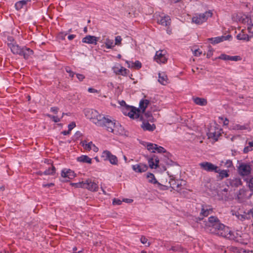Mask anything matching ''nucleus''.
Returning a JSON list of instances; mask_svg holds the SVG:
<instances>
[{
    "label": "nucleus",
    "mask_w": 253,
    "mask_h": 253,
    "mask_svg": "<svg viewBox=\"0 0 253 253\" xmlns=\"http://www.w3.org/2000/svg\"><path fill=\"white\" fill-rule=\"evenodd\" d=\"M204 227L207 232L230 240H235V233L222 224L216 216H211L204 221Z\"/></svg>",
    "instance_id": "f257e3e1"
},
{
    "label": "nucleus",
    "mask_w": 253,
    "mask_h": 253,
    "mask_svg": "<svg viewBox=\"0 0 253 253\" xmlns=\"http://www.w3.org/2000/svg\"><path fill=\"white\" fill-rule=\"evenodd\" d=\"M103 120V125L101 126L106 127L108 131L115 134H122L124 132V128L119 123H116L115 120H112L108 117H104Z\"/></svg>",
    "instance_id": "f03ea898"
},
{
    "label": "nucleus",
    "mask_w": 253,
    "mask_h": 253,
    "mask_svg": "<svg viewBox=\"0 0 253 253\" xmlns=\"http://www.w3.org/2000/svg\"><path fill=\"white\" fill-rule=\"evenodd\" d=\"M85 116L97 126H101L103 120L105 117L104 115L100 114L96 110L93 109H87L84 111Z\"/></svg>",
    "instance_id": "7ed1b4c3"
},
{
    "label": "nucleus",
    "mask_w": 253,
    "mask_h": 253,
    "mask_svg": "<svg viewBox=\"0 0 253 253\" xmlns=\"http://www.w3.org/2000/svg\"><path fill=\"white\" fill-rule=\"evenodd\" d=\"M212 13L210 11H206L204 13L196 14L192 18V21L196 24L200 25L206 22L209 17H211Z\"/></svg>",
    "instance_id": "20e7f679"
},
{
    "label": "nucleus",
    "mask_w": 253,
    "mask_h": 253,
    "mask_svg": "<svg viewBox=\"0 0 253 253\" xmlns=\"http://www.w3.org/2000/svg\"><path fill=\"white\" fill-rule=\"evenodd\" d=\"M123 112L125 115L130 118L138 119L140 117V110L134 107L126 106L123 109Z\"/></svg>",
    "instance_id": "39448f33"
},
{
    "label": "nucleus",
    "mask_w": 253,
    "mask_h": 253,
    "mask_svg": "<svg viewBox=\"0 0 253 253\" xmlns=\"http://www.w3.org/2000/svg\"><path fill=\"white\" fill-rule=\"evenodd\" d=\"M146 148L147 150L150 151L152 153H156V152L158 153H165L164 155L167 158H169L170 156V154L167 152L166 149L163 147L159 146L156 144L153 143H147L146 145Z\"/></svg>",
    "instance_id": "423d86ee"
},
{
    "label": "nucleus",
    "mask_w": 253,
    "mask_h": 253,
    "mask_svg": "<svg viewBox=\"0 0 253 253\" xmlns=\"http://www.w3.org/2000/svg\"><path fill=\"white\" fill-rule=\"evenodd\" d=\"M252 168L250 164L241 163L238 167V172L241 176H248L251 173Z\"/></svg>",
    "instance_id": "0eeeda50"
},
{
    "label": "nucleus",
    "mask_w": 253,
    "mask_h": 253,
    "mask_svg": "<svg viewBox=\"0 0 253 253\" xmlns=\"http://www.w3.org/2000/svg\"><path fill=\"white\" fill-rule=\"evenodd\" d=\"M200 168L208 172H218V167L210 162H204L199 164Z\"/></svg>",
    "instance_id": "6e6552de"
},
{
    "label": "nucleus",
    "mask_w": 253,
    "mask_h": 253,
    "mask_svg": "<svg viewBox=\"0 0 253 253\" xmlns=\"http://www.w3.org/2000/svg\"><path fill=\"white\" fill-rule=\"evenodd\" d=\"M102 157L104 158V160H109L112 165L118 164V160L117 157L112 154L109 151H104L102 154Z\"/></svg>",
    "instance_id": "1a4fd4ad"
},
{
    "label": "nucleus",
    "mask_w": 253,
    "mask_h": 253,
    "mask_svg": "<svg viewBox=\"0 0 253 253\" xmlns=\"http://www.w3.org/2000/svg\"><path fill=\"white\" fill-rule=\"evenodd\" d=\"M157 23L164 26H168L170 24L171 19L169 16L164 14L156 15Z\"/></svg>",
    "instance_id": "9d476101"
},
{
    "label": "nucleus",
    "mask_w": 253,
    "mask_h": 253,
    "mask_svg": "<svg viewBox=\"0 0 253 253\" xmlns=\"http://www.w3.org/2000/svg\"><path fill=\"white\" fill-rule=\"evenodd\" d=\"M220 134V129L218 128H216V127L214 126H211L207 132L209 138H213L216 140H217L218 137Z\"/></svg>",
    "instance_id": "9b49d317"
},
{
    "label": "nucleus",
    "mask_w": 253,
    "mask_h": 253,
    "mask_svg": "<svg viewBox=\"0 0 253 253\" xmlns=\"http://www.w3.org/2000/svg\"><path fill=\"white\" fill-rule=\"evenodd\" d=\"M166 51L159 50L156 52L155 60L159 63H165L167 61V58L166 56Z\"/></svg>",
    "instance_id": "f8f14e48"
},
{
    "label": "nucleus",
    "mask_w": 253,
    "mask_h": 253,
    "mask_svg": "<svg viewBox=\"0 0 253 253\" xmlns=\"http://www.w3.org/2000/svg\"><path fill=\"white\" fill-rule=\"evenodd\" d=\"M85 185H84V188L87 189L91 191H97L98 189L97 184L93 181L90 179H87L85 181Z\"/></svg>",
    "instance_id": "ddd939ff"
},
{
    "label": "nucleus",
    "mask_w": 253,
    "mask_h": 253,
    "mask_svg": "<svg viewBox=\"0 0 253 253\" xmlns=\"http://www.w3.org/2000/svg\"><path fill=\"white\" fill-rule=\"evenodd\" d=\"M241 20L243 23H247L249 32L253 34V18L251 19L246 15H244Z\"/></svg>",
    "instance_id": "4468645a"
},
{
    "label": "nucleus",
    "mask_w": 253,
    "mask_h": 253,
    "mask_svg": "<svg viewBox=\"0 0 253 253\" xmlns=\"http://www.w3.org/2000/svg\"><path fill=\"white\" fill-rule=\"evenodd\" d=\"M132 168L134 171L136 172H143L146 171L148 169V166L146 164L139 163L132 166Z\"/></svg>",
    "instance_id": "2eb2a0df"
},
{
    "label": "nucleus",
    "mask_w": 253,
    "mask_h": 253,
    "mask_svg": "<svg viewBox=\"0 0 253 253\" xmlns=\"http://www.w3.org/2000/svg\"><path fill=\"white\" fill-rule=\"evenodd\" d=\"M82 146L86 151H89L92 150L95 152L98 151V148L92 142L87 143L86 141H83Z\"/></svg>",
    "instance_id": "dca6fc26"
},
{
    "label": "nucleus",
    "mask_w": 253,
    "mask_h": 253,
    "mask_svg": "<svg viewBox=\"0 0 253 253\" xmlns=\"http://www.w3.org/2000/svg\"><path fill=\"white\" fill-rule=\"evenodd\" d=\"M212 212V208L210 205H202L200 215L203 216H207L211 214Z\"/></svg>",
    "instance_id": "f3484780"
},
{
    "label": "nucleus",
    "mask_w": 253,
    "mask_h": 253,
    "mask_svg": "<svg viewBox=\"0 0 253 253\" xmlns=\"http://www.w3.org/2000/svg\"><path fill=\"white\" fill-rule=\"evenodd\" d=\"M231 38L230 35H227V36H221L215 38H211L208 39V41H210L212 44H217L223 41L228 40Z\"/></svg>",
    "instance_id": "a211bd4d"
},
{
    "label": "nucleus",
    "mask_w": 253,
    "mask_h": 253,
    "mask_svg": "<svg viewBox=\"0 0 253 253\" xmlns=\"http://www.w3.org/2000/svg\"><path fill=\"white\" fill-rule=\"evenodd\" d=\"M8 46L10 48L11 52L13 54L20 55L22 53V48H21L18 44L16 43H8Z\"/></svg>",
    "instance_id": "6ab92c4d"
},
{
    "label": "nucleus",
    "mask_w": 253,
    "mask_h": 253,
    "mask_svg": "<svg viewBox=\"0 0 253 253\" xmlns=\"http://www.w3.org/2000/svg\"><path fill=\"white\" fill-rule=\"evenodd\" d=\"M159 163V158L156 156L153 155L151 158L148 160V163L149 167L151 169H156L158 167Z\"/></svg>",
    "instance_id": "aec40b11"
},
{
    "label": "nucleus",
    "mask_w": 253,
    "mask_h": 253,
    "mask_svg": "<svg viewBox=\"0 0 253 253\" xmlns=\"http://www.w3.org/2000/svg\"><path fill=\"white\" fill-rule=\"evenodd\" d=\"M184 183V181H180V180H171L169 183L170 186L172 189L174 190L179 192L181 189V187L182 186V183Z\"/></svg>",
    "instance_id": "412c9836"
},
{
    "label": "nucleus",
    "mask_w": 253,
    "mask_h": 253,
    "mask_svg": "<svg viewBox=\"0 0 253 253\" xmlns=\"http://www.w3.org/2000/svg\"><path fill=\"white\" fill-rule=\"evenodd\" d=\"M98 40V38L93 36L87 35L83 39L82 42L84 43L96 44Z\"/></svg>",
    "instance_id": "4be33fe9"
},
{
    "label": "nucleus",
    "mask_w": 253,
    "mask_h": 253,
    "mask_svg": "<svg viewBox=\"0 0 253 253\" xmlns=\"http://www.w3.org/2000/svg\"><path fill=\"white\" fill-rule=\"evenodd\" d=\"M61 176L63 178L72 179L75 176V174L74 171L70 169H64L62 170Z\"/></svg>",
    "instance_id": "5701e85b"
},
{
    "label": "nucleus",
    "mask_w": 253,
    "mask_h": 253,
    "mask_svg": "<svg viewBox=\"0 0 253 253\" xmlns=\"http://www.w3.org/2000/svg\"><path fill=\"white\" fill-rule=\"evenodd\" d=\"M147 177L148 179V181L151 183L156 184L158 187H160L161 189L165 190V186L161 185L159 183L156 179L155 178L154 175L153 173H149L147 174Z\"/></svg>",
    "instance_id": "b1692460"
},
{
    "label": "nucleus",
    "mask_w": 253,
    "mask_h": 253,
    "mask_svg": "<svg viewBox=\"0 0 253 253\" xmlns=\"http://www.w3.org/2000/svg\"><path fill=\"white\" fill-rule=\"evenodd\" d=\"M230 185L233 187H238L242 184V182L240 178H234L228 180Z\"/></svg>",
    "instance_id": "393cba45"
},
{
    "label": "nucleus",
    "mask_w": 253,
    "mask_h": 253,
    "mask_svg": "<svg viewBox=\"0 0 253 253\" xmlns=\"http://www.w3.org/2000/svg\"><path fill=\"white\" fill-rule=\"evenodd\" d=\"M21 56H23L25 59H28L30 56L33 54V51L29 48L22 47Z\"/></svg>",
    "instance_id": "a878e982"
},
{
    "label": "nucleus",
    "mask_w": 253,
    "mask_h": 253,
    "mask_svg": "<svg viewBox=\"0 0 253 253\" xmlns=\"http://www.w3.org/2000/svg\"><path fill=\"white\" fill-rule=\"evenodd\" d=\"M158 81L163 85H166L168 84V78L167 75L164 72L159 74Z\"/></svg>",
    "instance_id": "bb28decb"
},
{
    "label": "nucleus",
    "mask_w": 253,
    "mask_h": 253,
    "mask_svg": "<svg viewBox=\"0 0 253 253\" xmlns=\"http://www.w3.org/2000/svg\"><path fill=\"white\" fill-rule=\"evenodd\" d=\"M141 126L144 130L153 131L156 128L155 125H151L148 122L145 121L142 122Z\"/></svg>",
    "instance_id": "cd10ccee"
},
{
    "label": "nucleus",
    "mask_w": 253,
    "mask_h": 253,
    "mask_svg": "<svg viewBox=\"0 0 253 253\" xmlns=\"http://www.w3.org/2000/svg\"><path fill=\"white\" fill-rule=\"evenodd\" d=\"M217 171H218V172H215L218 173L217 178L220 180L223 179L224 178L228 177L229 176V174H228L229 170H224V169L220 170L218 168V170Z\"/></svg>",
    "instance_id": "c85d7f7f"
},
{
    "label": "nucleus",
    "mask_w": 253,
    "mask_h": 253,
    "mask_svg": "<svg viewBox=\"0 0 253 253\" xmlns=\"http://www.w3.org/2000/svg\"><path fill=\"white\" fill-rule=\"evenodd\" d=\"M169 251H172L173 252H179L184 253H187V252L180 245H175L172 246Z\"/></svg>",
    "instance_id": "c756f323"
},
{
    "label": "nucleus",
    "mask_w": 253,
    "mask_h": 253,
    "mask_svg": "<svg viewBox=\"0 0 253 253\" xmlns=\"http://www.w3.org/2000/svg\"><path fill=\"white\" fill-rule=\"evenodd\" d=\"M195 104L200 106H205L207 104V101L206 99L200 97H195L193 98Z\"/></svg>",
    "instance_id": "7c9ffc66"
},
{
    "label": "nucleus",
    "mask_w": 253,
    "mask_h": 253,
    "mask_svg": "<svg viewBox=\"0 0 253 253\" xmlns=\"http://www.w3.org/2000/svg\"><path fill=\"white\" fill-rule=\"evenodd\" d=\"M126 63L128 65V68H134L135 69H139L141 67V63L139 61H136L135 62H129L128 61H126Z\"/></svg>",
    "instance_id": "2f4dec72"
},
{
    "label": "nucleus",
    "mask_w": 253,
    "mask_h": 253,
    "mask_svg": "<svg viewBox=\"0 0 253 253\" xmlns=\"http://www.w3.org/2000/svg\"><path fill=\"white\" fill-rule=\"evenodd\" d=\"M150 103V101L147 99H142L140 101L139 107L140 109L142 111V112H144L146 108Z\"/></svg>",
    "instance_id": "473e14b6"
},
{
    "label": "nucleus",
    "mask_w": 253,
    "mask_h": 253,
    "mask_svg": "<svg viewBox=\"0 0 253 253\" xmlns=\"http://www.w3.org/2000/svg\"><path fill=\"white\" fill-rule=\"evenodd\" d=\"M237 38L239 40L249 41L250 37L247 34L245 33L243 31H242L241 33L237 35Z\"/></svg>",
    "instance_id": "72a5a7b5"
},
{
    "label": "nucleus",
    "mask_w": 253,
    "mask_h": 253,
    "mask_svg": "<svg viewBox=\"0 0 253 253\" xmlns=\"http://www.w3.org/2000/svg\"><path fill=\"white\" fill-rule=\"evenodd\" d=\"M77 161L82 163H86L88 164L91 163V159L86 155H82L78 157Z\"/></svg>",
    "instance_id": "f704fd0d"
},
{
    "label": "nucleus",
    "mask_w": 253,
    "mask_h": 253,
    "mask_svg": "<svg viewBox=\"0 0 253 253\" xmlns=\"http://www.w3.org/2000/svg\"><path fill=\"white\" fill-rule=\"evenodd\" d=\"M114 72L117 74L123 76H126L127 74V70L123 67H121L120 69L117 67L114 68Z\"/></svg>",
    "instance_id": "c9c22d12"
},
{
    "label": "nucleus",
    "mask_w": 253,
    "mask_h": 253,
    "mask_svg": "<svg viewBox=\"0 0 253 253\" xmlns=\"http://www.w3.org/2000/svg\"><path fill=\"white\" fill-rule=\"evenodd\" d=\"M26 3H27V1H26L25 0H20V1L17 2L15 3V8H16V9L19 10V9H21L22 8H23V6L25 5L26 4Z\"/></svg>",
    "instance_id": "e433bc0d"
},
{
    "label": "nucleus",
    "mask_w": 253,
    "mask_h": 253,
    "mask_svg": "<svg viewBox=\"0 0 253 253\" xmlns=\"http://www.w3.org/2000/svg\"><path fill=\"white\" fill-rule=\"evenodd\" d=\"M104 43L108 49H111L114 46L113 40L109 39H106Z\"/></svg>",
    "instance_id": "4c0bfd02"
},
{
    "label": "nucleus",
    "mask_w": 253,
    "mask_h": 253,
    "mask_svg": "<svg viewBox=\"0 0 253 253\" xmlns=\"http://www.w3.org/2000/svg\"><path fill=\"white\" fill-rule=\"evenodd\" d=\"M55 172V168L54 166H52L50 168H49L45 170L43 173L45 175H52Z\"/></svg>",
    "instance_id": "58836bf2"
},
{
    "label": "nucleus",
    "mask_w": 253,
    "mask_h": 253,
    "mask_svg": "<svg viewBox=\"0 0 253 253\" xmlns=\"http://www.w3.org/2000/svg\"><path fill=\"white\" fill-rule=\"evenodd\" d=\"M232 214L235 215L238 218V219H239V220H242V221L247 218V216L246 214H241L239 213L238 212L237 213L236 212H233Z\"/></svg>",
    "instance_id": "ea45409f"
},
{
    "label": "nucleus",
    "mask_w": 253,
    "mask_h": 253,
    "mask_svg": "<svg viewBox=\"0 0 253 253\" xmlns=\"http://www.w3.org/2000/svg\"><path fill=\"white\" fill-rule=\"evenodd\" d=\"M84 184H85V181H82L78 183H72L71 185L73 186H75L76 188H84Z\"/></svg>",
    "instance_id": "a19ab883"
},
{
    "label": "nucleus",
    "mask_w": 253,
    "mask_h": 253,
    "mask_svg": "<svg viewBox=\"0 0 253 253\" xmlns=\"http://www.w3.org/2000/svg\"><path fill=\"white\" fill-rule=\"evenodd\" d=\"M47 116L49 118H50L52 120V121L53 122H54L55 123H58V122H59L60 121V119L58 117H56V116H52L51 115H49V114H48L47 115Z\"/></svg>",
    "instance_id": "79ce46f5"
},
{
    "label": "nucleus",
    "mask_w": 253,
    "mask_h": 253,
    "mask_svg": "<svg viewBox=\"0 0 253 253\" xmlns=\"http://www.w3.org/2000/svg\"><path fill=\"white\" fill-rule=\"evenodd\" d=\"M152 116L150 115L149 113H144L140 116V120H143L144 118H146L148 119V120H150V118Z\"/></svg>",
    "instance_id": "37998d69"
},
{
    "label": "nucleus",
    "mask_w": 253,
    "mask_h": 253,
    "mask_svg": "<svg viewBox=\"0 0 253 253\" xmlns=\"http://www.w3.org/2000/svg\"><path fill=\"white\" fill-rule=\"evenodd\" d=\"M148 240L144 236H142L141 238H140V241L141 242V243H142L143 244H147L146 246H149L150 244L149 243V242H147Z\"/></svg>",
    "instance_id": "c03bdc74"
},
{
    "label": "nucleus",
    "mask_w": 253,
    "mask_h": 253,
    "mask_svg": "<svg viewBox=\"0 0 253 253\" xmlns=\"http://www.w3.org/2000/svg\"><path fill=\"white\" fill-rule=\"evenodd\" d=\"M247 128V127L245 126H241L240 125H236L234 126V129L237 130H244Z\"/></svg>",
    "instance_id": "a18cd8bd"
},
{
    "label": "nucleus",
    "mask_w": 253,
    "mask_h": 253,
    "mask_svg": "<svg viewBox=\"0 0 253 253\" xmlns=\"http://www.w3.org/2000/svg\"><path fill=\"white\" fill-rule=\"evenodd\" d=\"M193 54L196 56H199L202 54V51L200 49H192Z\"/></svg>",
    "instance_id": "49530a36"
},
{
    "label": "nucleus",
    "mask_w": 253,
    "mask_h": 253,
    "mask_svg": "<svg viewBox=\"0 0 253 253\" xmlns=\"http://www.w3.org/2000/svg\"><path fill=\"white\" fill-rule=\"evenodd\" d=\"M122 40V39L121 36H118L116 37L115 45H120L121 44Z\"/></svg>",
    "instance_id": "de8ad7c7"
},
{
    "label": "nucleus",
    "mask_w": 253,
    "mask_h": 253,
    "mask_svg": "<svg viewBox=\"0 0 253 253\" xmlns=\"http://www.w3.org/2000/svg\"><path fill=\"white\" fill-rule=\"evenodd\" d=\"M208 48H209V50L207 54V57L208 58H210L212 56L213 50L212 48V47H211V46H209Z\"/></svg>",
    "instance_id": "09e8293b"
},
{
    "label": "nucleus",
    "mask_w": 253,
    "mask_h": 253,
    "mask_svg": "<svg viewBox=\"0 0 253 253\" xmlns=\"http://www.w3.org/2000/svg\"><path fill=\"white\" fill-rule=\"evenodd\" d=\"M229 55L222 54L219 57V59L223 60H229Z\"/></svg>",
    "instance_id": "8fccbe9b"
},
{
    "label": "nucleus",
    "mask_w": 253,
    "mask_h": 253,
    "mask_svg": "<svg viewBox=\"0 0 253 253\" xmlns=\"http://www.w3.org/2000/svg\"><path fill=\"white\" fill-rule=\"evenodd\" d=\"M240 59L241 58L239 56H230L229 60L237 61L240 60Z\"/></svg>",
    "instance_id": "3c124183"
},
{
    "label": "nucleus",
    "mask_w": 253,
    "mask_h": 253,
    "mask_svg": "<svg viewBox=\"0 0 253 253\" xmlns=\"http://www.w3.org/2000/svg\"><path fill=\"white\" fill-rule=\"evenodd\" d=\"M122 201L118 199H114L113 201V204L114 205H120L122 204Z\"/></svg>",
    "instance_id": "603ef678"
},
{
    "label": "nucleus",
    "mask_w": 253,
    "mask_h": 253,
    "mask_svg": "<svg viewBox=\"0 0 253 253\" xmlns=\"http://www.w3.org/2000/svg\"><path fill=\"white\" fill-rule=\"evenodd\" d=\"M249 187L251 191H253V177L249 181Z\"/></svg>",
    "instance_id": "864d4df0"
},
{
    "label": "nucleus",
    "mask_w": 253,
    "mask_h": 253,
    "mask_svg": "<svg viewBox=\"0 0 253 253\" xmlns=\"http://www.w3.org/2000/svg\"><path fill=\"white\" fill-rule=\"evenodd\" d=\"M76 126V124L75 122H72L71 123H70L68 126V129L69 130V131H71L72 129L74 128Z\"/></svg>",
    "instance_id": "5fc2aeb1"
},
{
    "label": "nucleus",
    "mask_w": 253,
    "mask_h": 253,
    "mask_svg": "<svg viewBox=\"0 0 253 253\" xmlns=\"http://www.w3.org/2000/svg\"><path fill=\"white\" fill-rule=\"evenodd\" d=\"M66 71L67 72L69 73V76L73 78L74 77V73L73 71H72L69 68L67 67L66 68Z\"/></svg>",
    "instance_id": "6e6d98bb"
},
{
    "label": "nucleus",
    "mask_w": 253,
    "mask_h": 253,
    "mask_svg": "<svg viewBox=\"0 0 253 253\" xmlns=\"http://www.w3.org/2000/svg\"><path fill=\"white\" fill-rule=\"evenodd\" d=\"M59 110V108L57 107H53L50 109V111L54 114H57Z\"/></svg>",
    "instance_id": "4d7b16f0"
},
{
    "label": "nucleus",
    "mask_w": 253,
    "mask_h": 253,
    "mask_svg": "<svg viewBox=\"0 0 253 253\" xmlns=\"http://www.w3.org/2000/svg\"><path fill=\"white\" fill-rule=\"evenodd\" d=\"M76 76L80 81H82L84 79V76L82 74H77Z\"/></svg>",
    "instance_id": "13d9d810"
},
{
    "label": "nucleus",
    "mask_w": 253,
    "mask_h": 253,
    "mask_svg": "<svg viewBox=\"0 0 253 253\" xmlns=\"http://www.w3.org/2000/svg\"><path fill=\"white\" fill-rule=\"evenodd\" d=\"M225 165L227 168H230L233 166L232 162L231 160H227L225 163Z\"/></svg>",
    "instance_id": "bf43d9fd"
},
{
    "label": "nucleus",
    "mask_w": 253,
    "mask_h": 253,
    "mask_svg": "<svg viewBox=\"0 0 253 253\" xmlns=\"http://www.w3.org/2000/svg\"><path fill=\"white\" fill-rule=\"evenodd\" d=\"M252 150V148L249 146H247V147H246L245 148H244L243 151H244V153H247L248 152H249V151H251Z\"/></svg>",
    "instance_id": "052dcab7"
},
{
    "label": "nucleus",
    "mask_w": 253,
    "mask_h": 253,
    "mask_svg": "<svg viewBox=\"0 0 253 253\" xmlns=\"http://www.w3.org/2000/svg\"><path fill=\"white\" fill-rule=\"evenodd\" d=\"M88 91L90 93H98V91L97 90L91 87L88 88Z\"/></svg>",
    "instance_id": "680f3d73"
},
{
    "label": "nucleus",
    "mask_w": 253,
    "mask_h": 253,
    "mask_svg": "<svg viewBox=\"0 0 253 253\" xmlns=\"http://www.w3.org/2000/svg\"><path fill=\"white\" fill-rule=\"evenodd\" d=\"M53 185H54V184L52 183H50L46 184H43V186L44 187H49L51 186H53Z\"/></svg>",
    "instance_id": "e2e57ef3"
},
{
    "label": "nucleus",
    "mask_w": 253,
    "mask_h": 253,
    "mask_svg": "<svg viewBox=\"0 0 253 253\" xmlns=\"http://www.w3.org/2000/svg\"><path fill=\"white\" fill-rule=\"evenodd\" d=\"M76 37V35H70L69 36H68V39L70 40V41H71L73 39H74Z\"/></svg>",
    "instance_id": "0e129e2a"
},
{
    "label": "nucleus",
    "mask_w": 253,
    "mask_h": 253,
    "mask_svg": "<svg viewBox=\"0 0 253 253\" xmlns=\"http://www.w3.org/2000/svg\"><path fill=\"white\" fill-rule=\"evenodd\" d=\"M249 215H251L253 217V208L251 209L248 212Z\"/></svg>",
    "instance_id": "69168bd1"
},
{
    "label": "nucleus",
    "mask_w": 253,
    "mask_h": 253,
    "mask_svg": "<svg viewBox=\"0 0 253 253\" xmlns=\"http://www.w3.org/2000/svg\"><path fill=\"white\" fill-rule=\"evenodd\" d=\"M71 131H69V130L68 129V130L67 131H63L62 132V133L64 135H68L70 133Z\"/></svg>",
    "instance_id": "338daca9"
},
{
    "label": "nucleus",
    "mask_w": 253,
    "mask_h": 253,
    "mask_svg": "<svg viewBox=\"0 0 253 253\" xmlns=\"http://www.w3.org/2000/svg\"><path fill=\"white\" fill-rule=\"evenodd\" d=\"M132 200L131 199H124L123 200L124 202H127V203H131L132 202Z\"/></svg>",
    "instance_id": "774afa93"
}]
</instances>
